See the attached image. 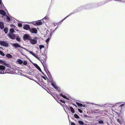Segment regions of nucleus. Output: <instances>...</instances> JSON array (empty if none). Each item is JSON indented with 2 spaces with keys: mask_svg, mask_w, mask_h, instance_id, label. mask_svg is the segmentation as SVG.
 <instances>
[{
  "mask_svg": "<svg viewBox=\"0 0 125 125\" xmlns=\"http://www.w3.org/2000/svg\"><path fill=\"white\" fill-rule=\"evenodd\" d=\"M26 51L28 52H29L31 54H32V55H33L36 58L38 59V60L40 61L42 63V62H41L40 60V57L38 56L37 54H36L35 53H34L32 51H29L28 50H26Z\"/></svg>",
  "mask_w": 125,
  "mask_h": 125,
  "instance_id": "obj_1",
  "label": "nucleus"
},
{
  "mask_svg": "<svg viewBox=\"0 0 125 125\" xmlns=\"http://www.w3.org/2000/svg\"><path fill=\"white\" fill-rule=\"evenodd\" d=\"M31 38L30 36L29 35L25 34L24 35L23 37V39L24 40H30Z\"/></svg>",
  "mask_w": 125,
  "mask_h": 125,
  "instance_id": "obj_2",
  "label": "nucleus"
},
{
  "mask_svg": "<svg viewBox=\"0 0 125 125\" xmlns=\"http://www.w3.org/2000/svg\"><path fill=\"white\" fill-rule=\"evenodd\" d=\"M5 69V67L3 65H0V73L4 74V70Z\"/></svg>",
  "mask_w": 125,
  "mask_h": 125,
  "instance_id": "obj_3",
  "label": "nucleus"
},
{
  "mask_svg": "<svg viewBox=\"0 0 125 125\" xmlns=\"http://www.w3.org/2000/svg\"><path fill=\"white\" fill-rule=\"evenodd\" d=\"M0 44L1 45L5 47H8V43L4 41H0Z\"/></svg>",
  "mask_w": 125,
  "mask_h": 125,
  "instance_id": "obj_4",
  "label": "nucleus"
},
{
  "mask_svg": "<svg viewBox=\"0 0 125 125\" xmlns=\"http://www.w3.org/2000/svg\"><path fill=\"white\" fill-rule=\"evenodd\" d=\"M29 30L31 33H37V30L34 28L30 29Z\"/></svg>",
  "mask_w": 125,
  "mask_h": 125,
  "instance_id": "obj_5",
  "label": "nucleus"
},
{
  "mask_svg": "<svg viewBox=\"0 0 125 125\" xmlns=\"http://www.w3.org/2000/svg\"><path fill=\"white\" fill-rule=\"evenodd\" d=\"M30 41L31 43L33 44H35L37 43V41L36 40L34 39H32L31 38Z\"/></svg>",
  "mask_w": 125,
  "mask_h": 125,
  "instance_id": "obj_6",
  "label": "nucleus"
},
{
  "mask_svg": "<svg viewBox=\"0 0 125 125\" xmlns=\"http://www.w3.org/2000/svg\"><path fill=\"white\" fill-rule=\"evenodd\" d=\"M33 24L35 25H41L42 24V22L40 21H35L33 22Z\"/></svg>",
  "mask_w": 125,
  "mask_h": 125,
  "instance_id": "obj_7",
  "label": "nucleus"
},
{
  "mask_svg": "<svg viewBox=\"0 0 125 125\" xmlns=\"http://www.w3.org/2000/svg\"><path fill=\"white\" fill-rule=\"evenodd\" d=\"M9 36L11 39H14L15 38V36L14 34L11 33H9Z\"/></svg>",
  "mask_w": 125,
  "mask_h": 125,
  "instance_id": "obj_8",
  "label": "nucleus"
},
{
  "mask_svg": "<svg viewBox=\"0 0 125 125\" xmlns=\"http://www.w3.org/2000/svg\"><path fill=\"white\" fill-rule=\"evenodd\" d=\"M30 26L28 25H26L23 27V28L25 30H28L29 29Z\"/></svg>",
  "mask_w": 125,
  "mask_h": 125,
  "instance_id": "obj_9",
  "label": "nucleus"
},
{
  "mask_svg": "<svg viewBox=\"0 0 125 125\" xmlns=\"http://www.w3.org/2000/svg\"><path fill=\"white\" fill-rule=\"evenodd\" d=\"M16 62L20 64H22L23 63L22 61L19 59H18L17 60Z\"/></svg>",
  "mask_w": 125,
  "mask_h": 125,
  "instance_id": "obj_10",
  "label": "nucleus"
},
{
  "mask_svg": "<svg viewBox=\"0 0 125 125\" xmlns=\"http://www.w3.org/2000/svg\"><path fill=\"white\" fill-rule=\"evenodd\" d=\"M0 14L4 16L6 14V12L4 11L1 10H0Z\"/></svg>",
  "mask_w": 125,
  "mask_h": 125,
  "instance_id": "obj_11",
  "label": "nucleus"
},
{
  "mask_svg": "<svg viewBox=\"0 0 125 125\" xmlns=\"http://www.w3.org/2000/svg\"><path fill=\"white\" fill-rule=\"evenodd\" d=\"M4 27V25L3 23L2 22H0V28L1 29H2Z\"/></svg>",
  "mask_w": 125,
  "mask_h": 125,
  "instance_id": "obj_12",
  "label": "nucleus"
},
{
  "mask_svg": "<svg viewBox=\"0 0 125 125\" xmlns=\"http://www.w3.org/2000/svg\"><path fill=\"white\" fill-rule=\"evenodd\" d=\"M60 95L62 97H63L65 99H68V98L65 95H63L62 94H60Z\"/></svg>",
  "mask_w": 125,
  "mask_h": 125,
  "instance_id": "obj_13",
  "label": "nucleus"
},
{
  "mask_svg": "<svg viewBox=\"0 0 125 125\" xmlns=\"http://www.w3.org/2000/svg\"><path fill=\"white\" fill-rule=\"evenodd\" d=\"M60 95L62 97H63L65 99H68V98L65 95H63L62 94H60Z\"/></svg>",
  "mask_w": 125,
  "mask_h": 125,
  "instance_id": "obj_14",
  "label": "nucleus"
},
{
  "mask_svg": "<svg viewBox=\"0 0 125 125\" xmlns=\"http://www.w3.org/2000/svg\"><path fill=\"white\" fill-rule=\"evenodd\" d=\"M13 46L16 47H20V45L17 43H15L13 44Z\"/></svg>",
  "mask_w": 125,
  "mask_h": 125,
  "instance_id": "obj_15",
  "label": "nucleus"
},
{
  "mask_svg": "<svg viewBox=\"0 0 125 125\" xmlns=\"http://www.w3.org/2000/svg\"><path fill=\"white\" fill-rule=\"evenodd\" d=\"M34 65L40 71H41V69L40 67L36 64H35Z\"/></svg>",
  "mask_w": 125,
  "mask_h": 125,
  "instance_id": "obj_16",
  "label": "nucleus"
},
{
  "mask_svg": "<svg viewBox=\"0 0 125 125\" xmlns=\"http://www.w3.org/2000/svg\"><path fill=\"white\" fill-rule=\"evenodd\" d=\"M70 109H71V111L72 113H75L74 110L72 107H70Z\"/></svg>",
  "mask_w": 125,
  "mask_h": 125,
  "instance_id": "obj_17",
  "label": "nucleus"
},
{
  "mask_svg": "<svg viewBox=\"0 0 125 125\" xmlns=\"http://www.w3.org/2000/svg\"><path fill=\"white\" fill-rule=\"evenodd\" d=\"M6 56L9 58H10L12 57V56L10 54H8L6 55Z\"/></svg>",
  "mask_w": 125,
  "mask_h": 125,
  "instance_id": "obj_18",
  "label": "nucleus"
},
{
  "mask_svg": "<svg viewBox=\"0 0 125 125\" xmlns=\"http://www.w3.org/2000/svg\"><path fill=\"white\" fill-rule=\"evenodd\" d=\"M8 29L7 28L5 27L4 29V31L6 33H7L8 31Z\"/></svg>",
  "mask_w": 125,
  "mask_h": 125,
  "instance_id": "obj_19",
  "label": "nucleus"
},
{
  "mask_svg": "<svg viewBox=\"0 0 125 125\" xmlns=\"http://www.w3.org/2000/svg\"><path fill=\"white\" fill-rule=\"evenodd\" d=\"M76 104L78 106H80V107H82V106H83V105L82 104L78 102H76Z\"/></svg>",
  "mask_w": 125,
  "mask_h": 125,
  "instance_id": "obj_20",
  "label": "nucleus"
},
{
  "mask_svg": "<svg viewBox=\"0 0 125 125\" xmlns=\"http://www.w3.org/2000/svg\"><path fill=\"white\" fill-rule=\"evenodd\" d=\"M14 32V30L13 29H10V33H13Z\"/></svg>",
  "mask_w": 125,
  "mask_h": 125,
  "instance_id": "obj_21",
  "label": "nucleus"
},
{
  "mask_svg": "<svg viewBox=\"0 0 125 125\" xmlns=\"http://www.w3.org/2000/svg\"><path fill=\"white\" fill-rule=\"evenodd\" d=\"M78 123L79 124L82 125H83L84 124L83 122V121H78Z\"/></svg>",
  "mask_w": 125,
  "mask_h": 125,
  "instance_id": "obj_22",
  "label": "nucleus"
},
{
  "mask_svg": "<svg viewBox=\"0 0 125 125\" xmlns=\"http://www.w3.org/2000/svg\"><path fill=\"white\" fill-rule=\"evenodd\" d=\"M74 117L76 118H79V116L77 114H75L74 115Z\"/></svg>",
  "mask_w": 125,
  "mask_h": 125,
  "instance_id": "obj_23",
  "label": "nucleus"
},
{
  "mask_svg": "<svg viewBox=\"0 0 125 125\" xmlns=\"http://www.w3.org/2000/svg\"><path fill=\"white\" fill-rule=\"evenodd\" d=\"M44 46L43 45H41L39 46V48L40 49H42V48H44Z\"/></svg>",
  "mask_w": 125,
  "mask_h": 125,
  "instance_id": "obj_24",
  "label": "nucleus"
},
{
  "mask_svg": "<svg viewBox=\"0 0 125 125\" xmlns=\"http://www.w3.org/2000/svg\"><path fill=\"white\" fill-rule=\"evenodd\" d=\"M52 86L53 87L56 89H57V87H56V85L53 83H52Z\"/></svg>",
  "mask_w": 125,
  "mask_h": 125,
  "instance_id": "obj_25",
  "label": "nucleus"
},
{
  "mask_svg": "<svg viewBox=\"0 0 125 125\" xmlns=\"http://www.w3.org/2000/svg\"><path fill=\"white\" fill-rule=\"evenodd\" d=\"M5 17H6V19L7 21H10V18L8 16L6 15Z\"/></svg>",
  "mask_w": 125,
  "mask_h": 125,
  "instance_id": "obj_26",
  "label": "nucleus"
},
{
  "mask_svg": "<svg viewBox=\"0 0 125 125\" xmlns=\"http://www.w3.org/2000/svg\"><path fill=\"white\" fill-rule=\"evenodd\" d=\"M27 63L26 61H24L23 62V64L24 65H26L27 64Z\"/></svg>",
  "mask_w": 125,
  "mask_h": 125,
  "instance_id": "obj_27",
  "label": "nucleus"
},
{
  "mask_svg": "<svg viewBox=\"0 0 125 125\" xmlns=\"http://www.w3.org/2000/svg\"><path fill=\"white\" fill-rule=\"evenodd\" d=\"M0 54L2 56H3L4 55V54L2 51H0Z\"/></svg>",
  "mask_w": 125,
  "mask_h": 125,
  "instance_id": "obj_28",
  "label": "nucleus"
},
{
  "mask_svg": "<svg viewBox=\"0 0 125 125\" xmlns=\"http://www.w3.org/2000/svg\"><path fill=\"white\" fill-rule=\"evenodd\" d=\"M16 40L18 41H20V39L18 37H17L16 38Z\"/></svg>",
  "mask_w": 125,
  "mask_h": 125,
  "instance_id": "obj_29",
  "label": "nucleus"
},
{
  "mask_svg": "<svg viewBox=\"0 0 125 125\" xmlns=\"http://www.w3.org/2000/svg\"><path fill=\"white\" fill-rule=\"evenodd\" d=\"M18 26L19 27H21L22 26V24L21 23H19L18 24Z\"/></svg>",
  "mask_w": 125,
  "mask_h": 125,
  "instance_id": "obj_30",
  "label": "nucleus"
},
{
  "mask_svg": "<svg viewBox=\"0 0 125 125\" xmlns=\"http://www.w3.org/2000/svg\"><path fill=\"white\" fill-rule=\"evenodd\" d=\"M99 123L100 124H103V122L102 120H100L99 121Z\"/></svg>",
  "mask_w": 125,
  "mask_h": 125,
  "instance_id": "obj_31",
  "label": "nucleus"
},
{
  "mask_svg": "<svg viewBox=\"0 0 125 125\" xmlns=\"http://www.w3.org/2000/svg\"><path fill=\"white\" fill-rule=\"evenodd\" d=\"M78 111H79V112L81 113H82L83 112L82 111V110H81V109H78Z\"/></svg>",
  "mask_w": 125,
  "mask_h": 125,
  "instance_id": "obj_32",
  "label": "nucleus"
},
{
  "mask_svg": "<svg viewBox=\"0 0 125 125\" xmlns=\"http://www.w3.org/2000/svg\"><path fill=\"white\" fill-rule=\"evenodd\" d=\"M117 120L118 122H119V124H121V122L120 120L119 119H117Z\"/></svg>",
  "mask_w": 125,
  "mask_h": 125,
  "instance_id": "obj_33",
  "label": "nucleus"
},
{
  "mask_svg": "<svg viewBox=\"0 0 125 125\" xmlns=\"http://www.w3.org/2000/svg\"><path fill=\"white\" fill-rule=\"evenodd\" d=\"M49 38H48L46 40V42H47V43H48V42L49 41Z\"/></svg>",
  "mask_w": 125,
  "mask_h": 125,
  "instance_id": "obj_34",
  "label": "nucleus"
},
{
  "mask_svg": "<svg viewBox=\"0 0 125 125\" xmlns=\"http://www.w3.org/2000/svg\"><path fill=\"white\" fill-rule=\"evenodd\" d=\"M60 101H61V102H62V103H65V101H64L62 100H60Z\"/></svg>",
  "mask_w": 125,
  "mask_h": 125,
  "instance_id": "obj_35",
  "label": "nucleus"
},
{
  "mask_svg": "<svg viewBox=\"0 0 125 125\" xmlns=\"http://www.w3.org/2000/svg\"><path fill=\"white\" fill-rule=\"evenodd\" d=\"M42 77H43V78L45 80H46V79H47V77H45L44 76H43Z\"/></svg>",
  "mask_w": 125,
  "mask_h": 125,
  "instance_id": "obj_36",
  "label": "nucleus"
},
{
  "mask_svg": "<svg viewBox=\"0 0 125 125\" xmlns=\"http://www.w3.org/2000/svg\"><path fill=\"white\" fill-rule=\"evenodd\" d=\"M71 125H75V124L73 123H71Z\"/></svg>",
  "mask_w": 125,
  "mask_h": 125,
  "instance_id": "obj_37",
  "label": "nucleus"
},
{
  "mask_svg": "<svg viewBox=\"0 0 125 125\" xmlns=\"http://www.w3.org/2000/svg\"><path fill=\"white\" fill-rule=\"evenodd\" d=\"M5 65V66H7V67H9V66H8V65H7V64H4Z\"/></svg>",
  "mask_w": 125,
  "mask_h": 125,
  "instance_id": "obj_38",
  "label": "nucleus"
},
{
  "mask_svg": "<svg viewBox=\"0 0 125 125\" xmlns=\"http://www.w3.org/2000/svg\"><path fill=\"white\" fill-rule=\"evenodd\" d=\"M82 107H86V105H83V106H82Z\"/></svg>",
  "mask_w": 125,
  "mask_h": 125,
  "instance_id": "obj_39",
  "label": "nucleus"
},
{
  "mask_svg": "<svg viewBox=\"0 0 125 125\" xmlns=\"http://www.w3.org/2000/svg\"><path fill=\"white\" fill-rule=\"evenodd\" d=\"M2 4L1 3V0H0V5H1Z\"/></svg>",
  "mask_w": 125,
  "mask_h": 125,
  "instance_id": "obj_40",
  "label": "nucleus"
},
{
  "mask_svg": "<svg viewBox=\"0 0 125 125\" xmlns=\"http://www.w3.org/2000/svg\"><path fill=\"white\" fill-rule=\"evenodd\" d=\"M3 62V61H2L0 60V63H1L2 62Z\"/></svg>",
  "mask_w": 125,
  "mask_h": 125,
  "instance_id": "obj_41",
  "label": "nucleus"
},
{
  "mask_svg": "<svg viewBox=\"0 0 125 125\" xmlns=\"http://www.w3.org/2000/svg\"><path fill=\"white\" fill-rule=\"evenodd\" d=\"M49 32V31L48 30H47V31H46V33H48V32Z\"/></svg>",
  "mask_w": 125,
  "mask_h": 125,
  "instance_id": "obj_42",
  "label": "nucleus"
},
{
  "mask_svg": "<svg viewBox=\"0 0 125 125\" xmlns=\"http://www.w3.org/2000/svg\"><path fill=\"white\" fill-rule=\"evenodd\" d=\"M95 105H98V106H100V107H101V106H102V105H98L96 104H95Z\"/></svg>",
  "mask_w": 125,
  "mask_h": 125,
  "instance_id": "obj_43",
  "label": "nucleus"
},
{
  "mask_svg": "<svg viewBox=\"0 0 125 125\" xmlns=\"http://www.w3.org/2000/svg\"><path fill=\"white\" fill-rule=\"evenodd\" d=\"M7 71H9V69H7Z\"/></svg>",
  "mask_w": 125,
  "mask_h": 125,
  "instance_id": "obj_44",
  "label": "nucleus"
},
{
  "mask_svg": "<svg viewBox=\"0 0 125 125\" xmlns=\"http://www.w3.org/2000/svg\"><path fill=\"white\" fill-rule=\"evenodd\" d=\"M21 48H22L23 49H24L25 50H26V49H25V48H22V47H21Z\"/></svg>",
  "mask_w": 125,
  "mask_h": 125,
  "instance_id": "obj_45",
  "label": "nucleus"
},
{
  "mask_svg": "<svg viewBox=\"0 0 125 125\" xmlns=\"http://www.w3.org/2000/svg\"><path fill=\"white\" fill-rule=\"evenodd\" d=\"M123 105H124L123 104H122L121 105V106H123Z\"/></svg>",
  "mask_w": 125,
  "mask_h": 125,
  "instance_id": "obj_46",
  "label": "nucleus"
},
{
  "mask_svg": "<svg viewBox=\"0 0 125 125\" xmlns=\"http://www.w3.org/2000/svg\"><path fill=\"white\" fill-rule=\"evenodd\" d=\"M87 115H84V116H85V117H87Z\"/></svg>",
  "mask_w": 125,
  "mask_h": 125,
  "instance_id": "obj_47",
  "label": "nucleus"
},
{
  "mask_svg": "<svg viewBox=\"0 0 125 125\" xmlns=\"http://www.w3.org/2000/svg\"><path fill=\"white\" fill-rule=\"evenodd\" d=\"M68 16H67L66 17H65V18L64 19H65V18H66L67 17H68Z\"/></svg>",
  "mask_w": 125,
  "mask_h": 125,
  "instance_id": "obj_48",
  "label": "nucleus"
},
{
  "mask_svg": "<svg viewBox=\"0 0 125 125\" xmlns=\"http://www.w3.org/2000/svg\"><path fill=\"white\" fill-rule=\"evenodd\" d=\"M46 19V18L45 17V18H44L43 19Z\"/></svg>",
  "mask_w": 125,
  "mask_h": 125,
  "instance_id": "obj_49",
  "label": "nucleus"
},
{
  "mask_svg": "<svg viewBox=\"0 0 125 125\" xmlns=\"http://www.w3.org/2000/svg\"><path fill=\"white\" fill-rule=\"evenodd\" d=\"M87 103V104L89 103Z\"/></svg>",
  "mask_w": 125,
  "mask_h": 125,
  "instance_id": "obj_50",
  "label": "nucleus"
},
{
  "mask_svg": "<svg viewBox=\"0 0 125 125\" xmlns=\"http://www.w3.org/2000/svg\"><path fill=\"white\" fill-rule=\"evenodd\" d=\"M50 35H51V33H50Z\"/></svg>",
  "mask_w": 125,
  "mask_h": 125,
  "instance_id": "obj_51",
  "label": "nucleus"
},
{
  "mask_svg": "<svg viewBox=\"0 0 125 125\" xmlns=\"http://www.w3.org/2000/svg\"><path fill=\"white\" fill-rule=\"evenodd\" d=\"M0 48H2L1 47H0Z\"/></svg>",
  "mask_w": 125,
  "mask_h": 125,
  "instance_id": "obj_52",
  "label": "nucleus"
},
{
  "mask_svg": "<svg viewBox=\"0 0 125 125\" xmlns=\"http://www.w3.org/2000/svg\"><path fill=\"white\" fill-rule=\"evenodd\" d=\"M117 0H116V1H117Z\"/></svg>",
  "mask_w": 125,
  "mask_h": 125,
  "instance_id": "obj_53",
  "label": "nucleus"
}]
</instances>
